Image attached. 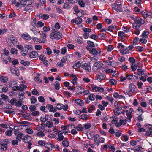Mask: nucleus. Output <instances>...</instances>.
<instances>
[{
    "mask_svg": "<svg viewBox=\"0 0 152 152\" xmlns=\"http://www.w3.org/2000/svg\"><path fill=\"white\" fill-rule=\"evenodd\" d=\"M52 33L50 35V38L53 40L54 39H59L61 38L62 36V34L58 30L53 29L52 30Z\"/></svg>",
    "mask_w": 152,
    "mask_h": 152,
    "instance_id": "f257e3e1",
    "label": "nucleus"
},
{
    "mask_svg": "<svg viewBox=\"0 0 152 152\" xmlns=\"http://www.w3.org/2000/svg\"><path fill=\"white\" fill-rule=\"evenodd\" d=\"M145 21L141 18L136 19L132 24V27L135 29H138L142 24H144Z\"/></svg>",
    "mask_w": 152,
    "mask_h": 152,
    "instance_id": "f03ea898",
    "label": "nucleus"
},
{
    "mask_svg": "<svg viewBox=\"0 0 152 152\" xmlns=\"http://www.w3.org/2000/svg\"><path fill=\"white\" fill-rule=\"evenodd\" d=\"M94 140L95 144L98 145L100 143H104L105 141V139L103 137H100L99 135L97 134L95 136Z\"/></svg>",
    "mask_w": 152,
    "mask_h": 152,
    "instance_id": "7ed1b4c3",
    "label": "nucleus"
},
{
    "mask_svg": "<svg viewBox=\"0 0 152 152\" xmlns=\"http://www.w3.org/2000/svg\"><path fill=\"white\" fill-rule=\"evenodd\" d=\"M128 89L129 92L132 93H135L137 92V88L136 86L133 83H131L129 84Z\"/></svg>",
    "mask_w": 152,
    "mask_h": 152,
    "instance_id": "20e7f679",
    "label": "nucleus"
},
{
    "mask_svg": "<svg viewBox=\"0 0 152 152\" xmlns=\"http://www.w3.org/2000/svg\"><path fill=\"white\" fill-rule=\"evenodd\" d=\"M103 65V63L100 61L95 63L92 67V69L94 71H96L98 69L101 68Z\"/></svg>",
    "mask_w": 152,
    "mask_h": 152,
    "instance_id": "39448f33",
    "label": "nucleus"
},
{
    "mask_svg": "<svg viewBox=\"0 0 152 152\" xmlns=\"http://www.w3.org/2000/svg\"><path fill=\"white\" fill-rule=\"evenodd\" d=\"M14 134L16 136V140L19 141H20L21 140L22 137L23 136V134L19 131L15 129H14Z\"/></svg>",
    "mask_w": 152,
    "mask_h": 152,
    "instance_id": "423d86ee",
    "label": "nucleus"
},
{
    "mask_svg": "<svg viewBox=\"0 0 152 152\" xmlns=\"http://www.w3.org/2000/svg\"><path fill=\"white\" fill-rule=\"evenodd\" d=\"M112 8L118 12H119L121 11L122 6L121 4H118L116 3H113L112 5Z\"/></svg>",
    "mask_w": 152,
    "mask_h": 152,
    "instance_id": "0eeeda50",
    "label": "nucleus"
},
{
    "mask_svg": "<svg viewBox=\"0 0 152 152\" xmlns=\"http://www.w3.org/2000/svg\"><path fill=\"white\" fill-rule=\"evenodd\" d=\"M91 88L93 92L99 91L102 92L103 91L104 89L102 87H98L96 86L93 84L91 85Z\"/></svg>",
    "mask_w": 152,
    "mask_h": 152,
    "instance_id": "6e6552de",
    "label": "nucleus"
},
{
    "mask_svg": "<svg viewBox=\"0 0 152 152\" xmlns=\"http://www.w3.org/2000/svg\"><path fill=\"white\" fill-rule=\"evenodd\" d=\"M87 49L90 51V52L93 55H97L98 53L99 54L100 53V52H98L95 48L92 47H88L87 48Z\"/></svg>",
    "mask_w": 152,
    "mask_h": 152,
    "instance_id": "1a4fd4ad",
    "label": "nucleus"
},
{
    "mask_svg": "<svg viewBox=\"0 0 152 152\" xmlns=\"http://www.w3.org/2000/svg\"><path fill=\"white\" fill-rule=\"evenodd\" d=\"M106 77V75L100 73L96 75L95 78L99 82H101L104 80Z\"/></svg>",
    "mask_w": 152,
    "mask_h": 152,
    "instance_id": "9d476101",
    "label": "nucleus"
},
{
    "mask_svg": "<svg viewBox=\"0 0 152 152\" xmlns=\"http://www.w3.org/2000/svg\"><path fill=\"white\" fill-rule=\"evenodd\" d=\"M81 67L83 69L87 70L88 72H91V67L88 64L86 63L82 64Z\"/></svg>",
    "mask_w": 152,
    "mask_h": 152,
    "instance_id": "9b49d317",
    "label": "nucleus"
},
{
    "mask_svg": "<svg viewBox=\"0 0 152 152\" xmlns=\"http://www.w3.org/2000/svg\"><path fill=\"white\" fill-rule=\"evenodd\" d=\"M31 137L29 135H26L23 139V140L26 143H28L29 145H31L30 141L31 140Z\"/></svg>",
    "mask_w": 152,
    "mask_h": 152,
    "instance_id": "f8f14e48",
    "label": "nucleus"
},
{
    "mask_svg": "<svg viewBox=\"0 0 152 152\" xmlns=\"http://www.w3.org/2000/svg\"><path fill=\"white\" fill-rule=\"evenodd\" d=\"M64 132L63 131L61 132L59 131L58 133V138L57 140L59 141H62L64 138V137L63 135V133H64Z\"/></svg>",
    "mask_w": 152,
    "mask_h": 152,
    "instance_id": "ddd939ff",
    "label": "nucleus"
},
{
    "mask_svg": "<svg viewBox=\"0 0 152 152\" xmlns=\"http://www.w3.org/2000/svg\"><path fill=\"white\" fill-rule=\"evenodd\" d=\"M46 108L50 112H55L56 111V110L53 106L50 104H47Z\"/></svg>",
    "mask_w": 152,
    "mask_h": 152,
    "instance_id": "4468645a",
    "label": "nucleus"
},
{
    "mask_svg": "<svg viewBox=\"0 0 152 152\" xmlns=\"http://www.w3.org/2000/svg\"><path fill=\"white\" fill-rule=\"evenodd\" d=\"M15 38L14 37L13 35H12L10 36V39H8L7 42L9 47L11 48L13 47L12 44L10 43L12 41H13L14 40H15Z\"/></svg>",
    "mask_w": 152,
    "mask_h": 152,
    "instance_id": "2eb2a0df",
    "label": "nucleus"
},
{
    "mask_svg": "<svg viewBox=\"0 0 152 152\" xmlns=\"http://www.w3.org/2000/svg\"><path fill=\"white\" fill-rule=\"evenodd\" d=\"M137 70V74L139 76L144 75L145 74H147L146 70L142 69H138Z\"/></svg>",
    "mask_w": 152,
    "mask_h": 152,
    "instance_id": "dca6fc26",
    "label": "nucleus"
},
{
    "mask_svg": "<svg viewBox=\"0 0 152 152\" xmlns=\"http://www.w3.org/2000/svg\"><path fill=\"white\" fill-rule=\"evenodd\" d=\"M30 58H35L38 57V54L36 51H32L30 54Z\"/></svg>",
    "mask_w": 152,
    "mask_h": 152,
    "instance_id": "f3484780",
    "label": "nucleus"
},
{
    "mask_svg": "<svg viewBox=\"0 0 152 152\" xmlns=\"http://www.w3.org/2000/svg\"><path fill=\"white\" fill-rule=\"evenodd\" d=\"M72 22L75 23L77 24H80L82 22V18L80 17H78L75 20H73Z\"/></svg>",
    "mask_w": 152,
    "mask_h": 152,
    "instance_id": "a211bd4d",
    "label": "nucleus"
},
{
    "mask_svg": "<svg viewBox=\"0 0 152 152\" xmlns=\"http://www.w3.org/2000/svg\"><path fill=\"white\" fill-rule=\"evenodd\" d=\"M34 5V3H31L30 4H28L25 8L24 10L26 11H28L29 10L32 9Z\"/></svg>",
    "mask_w": 152,
    "mask_h": 152,
    "instance_id": "6ab92c4d",
    "label": "nucleus"
},
{
    "mask_svg": "<svg viewBox=\"0 0 152 152\" xmlns=\"http://www.w3.org/2000/svg\"><path fill=\"white\" fill-rule=\"evenodd\" d=\"M21 37L27 40H30L31 39V36L27 33L23 34L21 36Z\"/></svg>",
    "mask_w": 152,
    "mask_h": 152,
    "instance_id": "aec40b11",
    "label": "nucleus"
},
{
    "mask_svg": "<svg viewBox=\"0 0 152 152\" xmlns=\"http://www.w3.org/2000/svg\"><path fill=\"white\" fill-rule=\"evenodd\" d=\"M75 103L78 104L81 106H82L84 105V102L82 100L79 99H77L75 100Z\"/></svg>",
    "mask_w": 152,
    "mask_h": 152,
    "instance_id": "412c9836",
    "label": "nucleus"
},
{
    "mask_svg": "<svg viewBox=\"0 0 152 152\" xmlns=\"http://www.w3.org/2000/svg\"><path fill=\"white\" fill-rule=\"evenodd\" d=\"M32 39L35 42H38L39 43H45V41L43 39H40V38H37V37H33Z\"/></svg>",
    "mask_w": 152,
    "mask_h": 152,
    "instance_id": "4be33fe9",
    "label": "nucleus"
},
{
    "mask_svg": "<svg viewBox=\"0 0 152 152\" xmlns=\"http://www.w3.org/2000/svg\"><path fill=\"white\" fill-rule=\"evenodd\" d=\"M25 98L24 97L22 98L19 97L20 100L17 102L16 101L15 106H21L22 104V100Z\"/></svg>",
    "mask_w": 152,
    "mask_h": 152,
    "instance_id": "5701e85b",
    "label": "nucleus"
},
{
    "mask_svg": "<svg viewBox=\"0 0 152 152\" xmlns=\"http://www.w3.org/2000/svg\"><path fill=\"white\" fill-rule=\"evenodd\" d=\"M120 51L121 54L122 55H125L129 53V49L126 48L125 49H120Z\"/></svg>",
    "mask_w": 152,
    "mask_h": 152,
    "instance_id": "b1692460",
    "label": "nucleus"
},
{
    "mask_svg": "<svg viewBox=\"0 0 152 152\" xmlns=\"http://www.w3.org/2000/svg\"><path fill=\"white\" fill-rule=\"evenodd\" d=\"M113 112L115 115H119L121 114V111L119 108H115L113 110Z\"/></svg>",
    "mask_w": 152,
    "mask_h": 152,
    "instance_id": "393cba45",
    "label": "nucleus"
},
{
    "mask_svg": "<svg viewBox=\"0 0 152 152\" xmlns=\"http://www.w3.org/2000/svg\"><path fill=\"white\" fill-rule=\"evenodd\" d=\"M8 96L3 94H2L0 96V99H1L4 101H7L8 100Z\"/></svg>",
    "mask_w": 152,
    "mask_h": 152,
    "instance_id": "a878e982",
    "label": "nucleus"
},
{
    "mask_svg": "<svg viewBox=\"0 0 152 152\" xmlns=\"http://www.w3.org/2000/svg\"><path fill=\"white\" fill-rule=\"evenodd\" d=\"M149 32L147 31H145L142 34V37L145 38H147L148 37Z\"/></svg>",
    "mask_w": 152,
    "mask_h": 152,
    "instance_id": "bb28decb",
    "label": "nucleus"
},
{
    "mask_svg": "<svg viewBox=\"0 0 152 152\" xmlns=\"http://www.w3.org/2000/svg\"><path fill=\"white\" fill-rule=\"evenodd\" d=\"M82 64H81L80 61H78L74 64L73 66V67L74 69H77L79 68L81 66Z\"/></svg>",
    "mask_w": 152,
    "mask_h": 152,
    "instance_id": "cd10ccee",
    "label": "nucleus"
},
{
    "mask_svg": "<svg viewBox=\"0 0 152 152\" xmlns=\"http://www.w3.org/2000/svg\"><path fill=\"white\" fill-rule=\"evenodd\" d=\"M74 128L79 131H82L84 130V127L82 126V125L80 124H78L77 126Z\"/></svg>",
    "mask_w": 152,
    "mask_h": 152,
    "instance_id": "c85d7f7f",
    "label": "nucleus"
},
{
    "mask_svg": "<svg viewBox=\"0 0 152 152\" xmlns=\"http://www.w3.org/2000/svg\"><path fill=\"white\" fill-rule=\"evenodd\" d=\"M45 125L47 127L50 128L53 126V124L52 122L48 121L45 124Z\"/></svg>",
    "mask_w": 152,
    "mask_h": 152,
    "instance_id": "c756f323",
    "label": "nucleus"
},
{
    "mask_svg": "<svg viewBox=\"0 0 152 152\" xmlns=\"http://www.w3.org/2000/svg\"><path fill=\"white\" fill-rule=\"evenodd\" d=\"M125 76L126 77V79L128 80H131L132 79L134 75H133L129 74L128 72H126L125 74Z\"/></svg>",
    "mask_w": 152,
    "mask_h": 152,
    "instance_id": "7c9ffc66",
    "label": "nucleus"
},
{
    "mask_svg": "<svg viewBox=\"0 0 152 152\" xmlns=\"http://www.w3.org/2000/svg\"><path fill=\"white\" fill-rule=\"evenodd\" d=\"M152 134V127L151 128H149L146 131V132L145 135L149 136Z\"/></svg>",
    "mask_w": 152,
    "mask_h": 152,
    "instance_id": "2f4dec72",
    "label": "nucleus"
},
{
    "mask_svg": "<svg viewBox=\"0 0 152 152\" xmlns=\"http://www.w3.org/2000/svg\"><path fill=\"white\" fill-rule=\"evenodd\" d=\"M87 116L86 114H82L79 116V118L84 120H86L88 119Z\"/></svg>",
    "mask_w": 152,
    "mask_h": 152,
    "instance_id": "473e14b6",
    "label": "nucleus"
},
{
    "mask_svg": "<svg viewBox=\"0 0 152 152\" xmlns=\"http://www.w3.org/2000/svg\"><path fill=\"white\" fill-rule=\"evenodd\" d=\"M144 76H141V77H139V79L143 82H145L146 80V77H148L147 74H145V75H143Z\"/></svg>",
    "mask_w": 152,
    "mask_h": 152,
    "instance_id": "72a5a7b5",
    "label": "nucleus"
},
{
    "mask_svg": "<svg viewBox=\"0 0 152 152\" xmlns=\"http://www.w3.org/2000/svg\"><path fill=\"white\" fill-rule=\"evenodd\" d=\"M27 88V86L23 84H20L19 85V89L20 91H23L26 89Z\"/></svg>",
    "mask_w": 152,
    "mask_h": 152,
    "instance_id": "f704fd0d",
    "label": "nucleus"
},
{
    "mask_svg": "<svg viewBox=\"0 0 152 152\" xmlns=\"http://www.w3.org/2000/svg\"><path fill=\"white\" fill-rule=\"evenodd\" d=\"M53 85L55 86V89H56L58 90L60 88V83L58 82L57 81L55 82L54 83Z\"/></svg>",
    "mask_w": 152,
    "mask_h": 152,
    "instance_id": "c9c22d12",
    "label": "nucleus"
},
{
    "mask_svg": "<svg viewBox=\"0 0 152 152\" xmlns=\"http://www.w3.org/2000/svg\"><path fill=\"white\" fill-rule=\"evenodd\" d=\"M118 36L122 39L124 38L125 37V34L123 31H120L118 32Z\"/></svg>",
    "mask_w": 152,
    "mask_h": 152,
    "instance_id": "e433bc0d",
    "label": "nucleus"
},
{
    "mask_svg": "<svg viewBox=\"0 0 152 152\" xmlns=\"http://www.w3.org/2000/svg\"><path fill=\"white\" fill-rule=\"evenodd\" d=\"M17 84V82L16 80H12L10 81L8 84V85L9 87H11L12 86Z\"/></svg>",
    "mask_w": 152,
    "mask_h": 152,
    "instance_id": "4c0bfd02",
    "label": "nucleus"
},
{
    "mask_svg": "<svg viewBox=\"0 0 152 152\" xmlns=\"http://www.w3.org/2000/svg\"><path fill=\"white\" fill-rule=\"evenodd\" d=\"M83 127L86 129H88L90 128L91 125L90 123H85L83 125Z\"/></svg>",
    "mask_w": 152,
    "mask_h": 152,
    "instance_id": "58836bf2",
    "label": "nucleus"
},
{
    "mask_svg": "<svg viewBox=\"0 0 152 152\" xmlns=\"http://www.w3.org/2000/svg\"><path fill=\"white\" fill-rule=\"evenodd\" d=\"M110 84L112 85H115L117 84V81L115 79H111L109 80Z\"/></svg>",
    "mask_w": 152,
    "mask_h": 152,
    "instance_id": "ea45409f",
    "label": "nucleus"
},
{
    "mask_svg": "<svg viewBox=\"0 0 152 152\" xmlns=\"http://www.w3.org/2000/svg\"><path fill=\"white\" fill-rule=\"evenodd\" d=\"M136 84L139 89H142V88L143 83L142 82L139 81H137Z\"/></svg>",
    "mask_w": 152,
    "mask_h": 152,
    "instance_id": "a19ab883",
    "label": "nucleus"
},
{
    "mask_svg": "<svg viewBox=\"0 0 152 152\" xmlns=\"http://www.w3.org/2000/svg\"><path fill=\"white\" fill-rule=\"evenodd\" d=\"M20 5V4L23 7H25L27 3L26 0H19Z\"/></svg>",
    "mask_w": 152,
    "mask_h": 152,
    "instance_id": "79ce46f5",
    "label": "nucleus"
},
{
    "mask_svg": "<svg viewBox=\"0 0 152 152\" xmlns=\"http://www.w3.org/2000/svg\"><path fill=\"white\" fill-rule=\"evenodd\" d=\"M62 144L64 147H68L69 145V142L68 141L64 140L62 142Z\"/></svg>",
    "mask_w": 152,
    "mask_h": 152,
    "instance_id": "37998d69",
    "label": "nucleus"
},
{
    "mask_svg": "<svg viewBox=\"0 0 152 152\" xmlns=\"http://www.w3.org/2000/svg\"><path fill=\"white\" fill-rule=\"evenodd\" d=\"M122 29L124 32L127 33L129 31L130 28V27L128 26H123L122 27Z\"/></svg>",
    "mask_w": 152,
    "mask_h": 152,
    "instance_id": "c03bdc74",
    "label": "nucleus"
},
{
    "mask_svg": "<svg viewBox=\"0 0 152 152\" xmlns=\"http://www.w3.org/2000/svg\"><path fill=\"white\" fill-rule=\"evenodd\" d=\"M30 30L32 31L35 35H37L38 34L40 33V31H38L35 27H33L32 29H30Z\"/></svg>",
    "mask_w": 152,
    "mask_h": 152,
    "instance_id": "a18cd8bd",
    "label": "nucleus"
},
{
    "mask_svg": "<svg viewBox=\"0 0 152 152\" xmlns=\"http://www.w3.org/2000/svg\"><path fill=\"white\" fill-rule=\"evenodd\" d=\"M116 26L115 25H111L108 27V30L110 32H113Z\"/></svg>",
    "mask_w": 152,
    "mask_h": 152,
    "instance_id": "49530a36",
    "label": "nucleus"
},
{
    "mask_svg": "<svg viewBox=\"0 0 152 152\" xmlns=\"http://www.w3.org/2000/svg\"><path fill=\"white\" fill-rule=\"evenodd\" d=\"M48 120V119L46 118V116H42L40 118V121L43 123L45 122Z\"/></svg>",
    "mask_w": 152,
    "mask_h": 152,
    "instance_id": "de8ad7c7",
    "label": "nucleus"
},
{
    "mask_svg": "<svg viewBox=\"0 0 152 152\" xmlns=\"http://www.w3.org/2000/svg\"><path fill=\"white\" fill-rule=\"evenodd\" d=\"M8 143L7 140H2L0 142V145H7Z\"/></svg>",
    "mask_w": 152,
    "mask_h": 152,
    "instance_id": "09e8293b",
    "label": "nucleus"
},
{
    "mask_svg": "<svg viewBox=\"0 0 152 152\" xmlns=\"http://www.w3.org/2000/svg\"><path fill=\"white\" fill-rule=\"evenodd\" d=\"M36 135L38 137H43L45 135L44 133L42 131L36 133Z\"/></svg>",
    "mask_w": 152,
    "mask_h": 152,
    "instance_id": "8fccbe9b",
    "label": "nucleus"
},
{
    "mask_svg": "<svg viewBox=\"0 0 152 152\" xmlns=\"http://www.w3.org/2000/svg\"><path fill=\"white\" fill-rule=\"evenodd\" d=\"M20 63L25 66H28L30 64V63L28 61H25L23 60L21 61Z\"/></svg>",
    "mask_w": 152,
    "mask_h": 152,
    "instance_id": "3c124183",
    "label": "nucleus"
},
{
    "mask_svg": "<svg viewBox=\"0 0 152 152\" xmlns=\"http://www.w3.org/2000/svg\"><path fill=\"white\" fill-rule=\"evenodd\" d=\"M88 98L89 100L91 101H94L95 99V96L94 94H91L89 95Z\"/></svg>",
    "mask_w": 152,
    "mask_h": 152,
    "instance_id": "603ef678",
    "label": "nucleus"
},
{
    "mask_svg": "<svg viewBox=\"0 0 152 152\" xmlns=\"http://www.w3.org/2000/svg\"><path fill=\"white\" fill-rule=\"evenodd\" d=\"M12 4H14L16 7H19L20 6V3L17 1L16 0H13L11 2Z\"/></svg>",
    "mask_w": 152,
    "mask_h": 152,
    "instance_id": "864d4df0",
    "label": "nucleus"
},
{
    "mask_svg": "<svg viewBox=\"0 0 152 152\" xmlns=\"http://www.w3.org/2000/svg\"><path fill=\"white\" fill-rule=\"evenodd\" d=\"M37 20L36 19H34L32 21H31V24L32 26L34 27V26H36L37 23Z\"/></svg>",
    "mask_w": 152,
    "mask_h": 152,
    "instance_id": "5fc2aeb1",
    "label": "nucleus"
},
{
    "mask_svg": "<svg viewBox=\"0 0 152 152\" xmlns=\"http://www.w3.org/2000/svg\"><path fill=\"white\" fill-rule=\"evenodd\" d=\"M121 138L122 141L125 142H126L128 140V137L127 136H122L121 137Z\"/></svg>",
    "mask_w": 152,
    "mask_h": 152,
    "instance_id": "6e6d98bb",
    "label": "nucleus"
},
{
    "mask_svg": "<svg viewBox=\"0 0 152 152\" xmlns=\"http://www.w3.org/2000/svg\"><path fill=\"white\" fill-rule=\"evenodd\" d=\"M24 116L25 118L27 120H30L31 118L30 114L28 113L25 114Z\"/></svg>",
    "mask_w": 152,
    "mask_h": 152,
    "instance_id": "4d7b16f0",
    "label": "nucleus"
},
{
    "mask_svg": "<svg viewBox=\"0 0 152 152\" xmlns=\"http://www.w3.org/2000/svg\"><path fill=\"white\" fill-rule=\"evenodd\" d=\"M37 99L34 96H32L31 98V102L32 104L36 103L37 102Z\"/></svg>",
    "mask_w": 152,
    "mask_h": 152,
    "instance_id": "13d9d810",
    "label": "nucleus"
},
{
    "mask_svg": "<svg viewBox=\"0 0 152 152\" xmlns=\"http://www.w3.org/2000/svg\"><path fill=\"white\" fill-rule=\"evenodd\" d=\"M112 118L113 119V120L111 121L112 124L114 123L115 122L117 121L118 120V118L115 116H112Z\"/></svg>",
    "mask_w": 152,
    "mask_h": 152,
    "instance_id": "bf43d9fd",
    "label": "nucleus"
},
{
    "mask_svg": "<svg viewBox=\"0 0 152 152\" xmlns=\"http://www.w3.org/2000/svg\"><path fill=\"white\" fill-rule=\"evenodd\" d=\"M144 129H145V132L149 128H151L152 127V126L149 124H145L144 126Z\"/></svg>",
    "mask_w": 152,
    "mask_h": 152,
    "instance_id": "052dcab7",
    "label": "nucleus"
},
{
    "mask_svg": "<svg viewBox=\"0 0 152 152\" xmlns=\"http://www.w3.org/2000/svg\"><path fill=\"white\" fill-rule=\"evenodd\" d=\"M32 94L33 95H39V93L37 91V89H34L32 91Z\"/></svg>",
    "mask_w": 152,
    "mask_h": 152,
    "instance_id": "680f3d73",
    "label": "nucleus"
},
{
    "mask_svg": "<svg viewBox=\"0 0 152 152\" xmlns=\"http://www.w3.org/2000/svg\"><path fill=\"white\" fill-rule=\"evenodd\" d=\"M17 99L16 98H14L12 99L10 101V103L12 105H15L16 101H17Z\"/></svg>",
    "mask_w": 152,
    "mask_h": 152,
    "instance_id": "e2e57ef3",
    "label": "nucleus"
},
{
    "mask_svg": "<svg viewBox=\"0 0 152 152\" xmlns=\"http://www.w3.org/2000/svg\"><path fill=\"white\" fill-rule=\"evenodd\" d=\"M106 98L107 99L110 101L112 103L114 102V99L111 96H107Z\"/></svg>",
    "mask_w": 152,
    "mask_h": 152,
    "instance_id": "0e129e2a",
    "label": "nucleus"
},
{
    "mask_svg": "<svg viewBox=\"0 0 152 152\" xmlns=\"http://www.w3.org/2000/svg\"><path fill=\"white\" fill-rule=\"evenodd\" d=\"M141 14L144 18H146L148 17V14L146 12V11H143L141 12Z\"/></svg>",
    "mask_w": 152,
    "mask_h": 152,
    "instance_id": "69168bd1",
    "label": "nucleus"
},
{
    "mask_svg": "<svg viewBox=\"0 0 152 152\" xmlns=\"http://www.w3.org/2000/svg\"><path fill=\"white\" fill-rule=\"evenodd\" d=\"M26 133L30 134H32L34 132V131L30 128L26 129Z\"/></svg>",
    "mask_w": 152,
    "mask_h": 152,
    "instance_id": "338daca9",
    "label": "nucleus"
},
{
    "mask_svg": "<svg viewBox=\"0 0 152 152\" xmlns=\"http://www.w3.org/2000/svg\"><path fill=\"white\" fill-rule=\"evenodd\" d=\"M41 37L40 38V39H43V40H44V39L46 38V34L45 32H42L40 34Z\"/></svg>",
    "mask_w": 152,
    "mask_h": 152,
    "instance_id": "774afa93",
    "label": "nucleus"
}]
</instances>
